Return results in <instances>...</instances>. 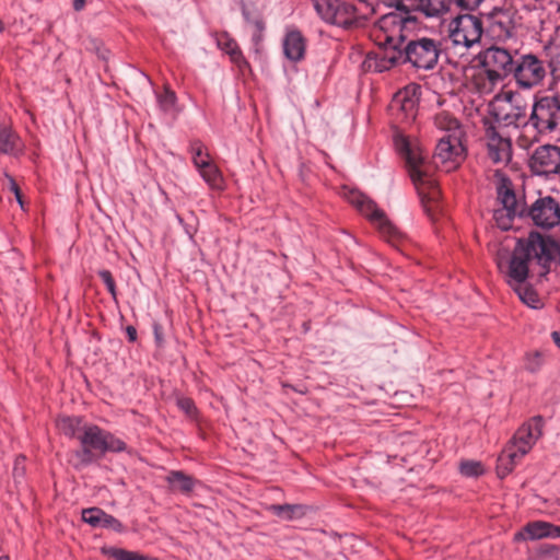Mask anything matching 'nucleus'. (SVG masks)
<instances>
[{
  "mask_svg": "<svg viewBox=\"0 0 560 560\" xmlns=\"http://www.w3.org/2000/svg\"><path fill=\"white\" fill-rule=\"evenodd\" d=\"M540 557L544 560H558L559 551L555 546H542L540 548Z\"/></svg>",
  "mask_w": 560,
  "mask_h": 560,
  "instance_id": "43",
  "label": "nucleus"
},
{
  "mask_svg": "<svg viewBox=\"0 0 560 560\" xmlns=\"http://www.w3.org/2000/svg\"><path fill=\"white\" fill-rule=\"evenodd\" d=\"M217 42L218 46L230 56L231 61L241 70L249 67L234 38L230 37L228 34H221Z\"/></svg>",
  "mask_w": 560,
  "mask_h": 560,
  "instance_id": "23",
  "label": "nucleus"
},
{
  "mask_svg": "<svg viewBox=\"0 0 560 560\" xmlns=\"http://www.w3.org/2000/svg\"><path fill=\"white\" fill-rule=\"evenodd\" d=\"M129 341L133 342L137 339V330L133 326H128L126 329Z\"/></svg>",
  "mask_w": 560,
  "mask_h": 560,
  "instance_id": "49",
  "label": "nucleus"
},
{
  "mask_svg": "<svg viewBox=\"0 0 560 560\" xmlns=\"http://www.w3.org/2000/svg\"><path fill=\"white\" fill-rule=\"evenodd\" d=\"M57 428L69 438H77L82 432L81 419L75 417H60L57 419Z\"/></svg>",
  "mask_w": 560,
  "mask_h": 560,
  "instance_id": "29",
  "label": "nucleus"
},
{
  "mask_svg": "<svg viewBox=\"0 0 560 560\" xmlns=\"http://www.w3.org/2000/svg\"><path fill=\"white\" fill-rule=\"evenodd\" d=\"M485 141L488 158L495 165L505 166L512 160V143L509 138L500 136L492 125L487 126Z\"/></svg>",
  "mask_w": 560,
  "mask_h": 560,
  "instance_id": "15",
  "label": "nucleus"
},
{
  "mask_svg": "<svg viewBox=\"0 0 560 560\" xmlns=\"http://www.w3.org/2000/svg\"><path fill=\"white\" fill-rule=\"evenodd\" d=\"M191 154H192V162H194L195 166L197 167V170L199 167H205L206 164L212 162L208 152H206L203 150L202 143L199 141H196L191 144Z\"/></svg>",
  "mask_w": 560,
  "mask_h": 560,
  "instance_id": "33",
  "label": "nucleus"
},
{
  "mask_svg": "<svg viewBox=\"0 0 560 560\" xmlns=\"http://www.w3.org/2000/svg\"><path fill=\"white\" fill-rule=\"evenodd\" d=\"M483 72L477 77V84L483 91H491L492 88L502 81L508 74L512 73L515 61L511 52L498 46L486 49L481 55Z\"/></svg>",
  "mask_w": 560,
  "mask_h": 560,
  "instance_id": "5",
  "label": "nucleus"
},
{
  "mask_svg": "<svg viewBox=\"0 0 560 560\" xmlns=\"http://www.w3.org/2000/svg\"><path fill=\"white\" fill-rule=\"evenodd\" d=\"M459 471L465 477H479L485 472V468L481 462L462 460Z\"/></svg>",
  "mask_w": 560,
  "mask_h": 560,
  "instance_id": "34",
  "label": "nucleus"
},
{
  "mask_svg": "<svg viewBox=\"0 0 560 560\" xmlns=\"http://www.w3.org/2000/svg\"><path fill=\"white\" fill-rule=\"evenodd\" d=\"M105 512L98 508L85 509L82 511V520L93 527H101Z\"/></svg>",
  "mask_w": 560,
  "mask_h": 560,
  "instance_id": "37",
  "label": "nucleus"
},
{
  "mask_svg": "<svg viewBox=\"0 0 560 560\" xmlns=\"http://www.w3.org/2000/svg\"><path fill=\"white\" fill-rule=\"evenodd\" d=\"M317 14L326 22L351 27L357 22V9L353 4L342 0H313Z\"/></svg>",
  "mask_w": 560,
  "mask_h": 560,
  "instance_id": "10",
  "label": "nucleus"
},
{
  "mask_svg": "<svg viewBox=\"0 0 560 560\" xmlns=\"http://www.w3.org/2000/svg\"><path fill=\"white\" fill-rule=\"evenodd\" d=\"M513 21L508 11H495L490 18L489 30L491 34L500 39H505L513 34Z\"/></svg>",
  "mask_w": 560,
  "mask_h": 560,
  "instance_id": "21",
  "label": "nucleus"
},
{
  "mask_svg": "<svg viewBox=\"0 0 560 560\" xmlns=\"http://www.w3.org/2000/svg\"><path fill=\"white\" fill-rule=\"evenodd\" d=\"M101 527L113 528L117 532L122 529L121 523L118 520H116L115 517H113L112 515H108L106 513L104 515Z\"/></svg>",
  "mask_w": 560,
  "mask_h": 560,
  "instance_id": "45",
  "label": "nucleus"
},
{
  "mask_svg": "<svg viewBox=\"0 0 560 560\" xmlns=\"http://www.w3.org/2000/svg\"><path fill=\"white\" fill-rule=\"evenodd\" d=\"M416 25V16H402L397 13L384 14L377 22L380 31L386 33V43L399 46V57L404 63H410L419 70H432L439 62L441 43L425 36L410 37V32Z\"/></svg>",
  "mask_w": 560,
  "mask_h": 560,
  "instance_id": "2",
  "label": "nucleus"
},
{
  "mask_svg": "<svg viewBox=\"0 0 560 560\" xmlns=\"http://www.w3.org/2000/svg\"><path fill=\"white\" fill-rule=\"evenodd\" d=\"M540 133L542 132L534 126L527 125L522 127V131L516 138V145L523 150H527L538 140Z\"/></svg>",
  "mask_w": 560,
  "mask_h": 560,
  "instance_id": "30",
  "label": "nucleus"
},
{
  "mask_svg": "<svg viewBox=\"0 0 560 560\" xmlns=\"http://www.w3.org/2000/svg\"><path fill=\"white\" fill-rule=\"evenodd\" d=\"M498 200L501 207L493 212L495 224L501 230H509L513 226L515 218H525L526 205L517 199L508 180H503L498 188Z\"/></svg>",
  "mask_w": 560,
  "mask_h": 560,
  "instance_id": "7",
  "label": "nucleus"
},
{
  "mask_svg": "<svg viewBox=\"0 0 560 560\" xmlns=\"http://www.w3.org/2000/svg\"><path fill=\"white\" fill-rule=\"evenodd\" d=\"M434 125L441 131H445L447 133L446 136H464L459 121L447 112L436 114L434 117Z\"/></svg>",
  "mask_w": 560,
  "mask_h": 560,
  "instance_id": "26",
  "label": "nucleus"
},
{
  "mask_svg": "<svg viewBox=\"0 0 560 560\" xmlns=\"http://www.w3.org/2000/svg\"><path fill=\"white\" fill-rule=\"evenodd\" d=\"M525 218L541 229H551L560 223V203L551 196L536 199L529 207L526 206Z\"/></svg>",
  "mask_w": 560,
  "mask_h": 560,
  "instance_id": "13",
  "label": "nucleus"
},
{
  "mask_svg": "<svg viewBox=\"0 0 560 560\" xmlns=\"http://www.w3.org/2000/svg\"><path fill=\"white\" fill-rule=\"evenodd\" d=\"M198 171L201 177L211 188L222 189L223 177L221 175V172L213 162L206 164L205 167H199Z\"/></svg>",
  "mask_w": 560,
  "mask_h": 560,
  "instance_id": "28",
  "label": "nucleus"
},
{
  "mask_svg": "<svg viewBox=\"0 0 560 560\" xmlns=\"http://www.w3.org/2000/svg\"><path fill=\"white\" fill-rule=\"evenodd\" d=\"M269 509L275 515L285 520H292L296 515H301L303 513L301 505L273 504Z\"/></svg>",
  "mask_w": 560,
  "mask_h": 560,
  "instance_id": "31",
  "label": "nucleus"
},
{
  "mask_svg": "<svg viewBox=\"0 0 560 560\" xmlns=\"http://www.w3.org/2000/svg\"><path fill=\"white\" fill-rule=\"evenodd\" d=\"M516 83L522 89H533L538 86L546 77L547 70L544 62L534 55L522 56L515 62L512 71Z\"/></svg>",
  "mask_w": 560,
  "mask_h": 560,
  "instance_id": "12",
  "label": "nucleus"
},
{
  "mask_svg": "<svg viewBox=\"0 0 560 560\" xmlns=\"http://www.w3.org/2000/svg\"><path fill=\"white\" fill-rule=\"evenodd\" d=\"M10 184H11V190L14 192L16 200L20 202V205H22V195H21L20 188L18 187L16 183L12 178H10Z\"/></svg>",
  "mask_w": 560,
  "mask_h": 560,
  "instance_id": "48",
  "label": "nucleus"
},
{
  "mask_svg": "<svg viewBox=\"0 0 560 560\" xmlns=\"http://www.w3.org/2000/svg\"><path fill=\"white\" fill-rule=\"evenodd\" d=\"M84 4H85V0H73V8L75 11L82 10Z\"/></svg>",
  "mask_w": 560,
  "mask_h": 560,
  "instance_id": "50",
  "label": "nucleus"
},
{
  "mask_svg": "<svg viewBox=\"0 0 560 560\" xmlns=\"http://www.w3.org/2000/svg\"><path fill=\"white\" fill-rule=\"evenodd\" d=\"M106 553L115 560H147L142 555L120 548H110Z\"/></svg>",
  "mask_w": 560,
  "mask_h": 560,
  "instance_id": "38",
  "label": "nucleus"
},
{
  "mask_svg": "<svg viewBox=\"0 0 560 560\" xmlns=\"http://www.w3.org/2000/svg\"><path fill=\"white\" fill-rule=\"evenodd\" d=\"M24 144L21 138L5 124H0V153L19 155L23 152Z\"/></svg>",
  "mask_w": 560,
  "mask_h": 560,
  "instance_id": "22",
  "label": "nucleus"
},
{
  "mask_svg": "<svg viewBox=\"0 0 560 560\" xmlns=\"http://www.w3.org/2000/svg\"><path fill=\"white\" fill-rule=\"evenodd\" d=\"M0 560H9L8 557H0Z\"/></svg>",
  "mask_w": 560,
  "mask_h": 560,
  "instance_id": "53",
  "label": "nucleus"
},
{
  "mask_svg": "<svg viewBox=\"0 0 560 560\" xmlns=\"http://www.w3.org/2000/svg\"><path fill=\"white\" fill-rule=\"evenodd\" d=\"M551 338H552L553 342L560 348V332L553 331L551 334Z\"/></svg>",
  "mask_w": 560,
  "mask_h": 560,
  "instance_id": "51",
  "label": "nucleus"
},
{
  "mask_svg": "<svg viewBox=\"0 0 560 560\" xmlns=\"http://www.w3.org/2000/svg\"><path fill=\"white\" fill-rule=\"evenodd\" d=\"M560 122V95L545 96L532 106L529 125L545 132L553 131Z\"/></svg>",
  "mask_w": 560,
  "mask_h": 560,
  "instance_id": "9",
  "label": "nucleus"
},
{
  "mask_svg": "<svg viewBox=\"0 0 560 560\" xmlns=\"http://www.w3.org/2000/svg\"><path fill=\"white\" fill-rule=\"evenodd\" d=\"M306 40L298 30H290L283 38V52L290 61L298 62L304 58Z\"/></svg>",
  "mask_w": 560,
  "mask_h": 560,
  "instance_id": "18",
  "label": "nucleus"
},
{
  "mask_svg": "<svg viewBox=\"0 0 560 560\" xmlns=\"http://www.w3.org/2000/svg\"><path fill=\"white\" fill-rule=\"evenodd\" d=\"M98 276L102 279V281L104 282V284L106 285L108 292L115 299L116 298V284H115V280H114L110 271L109 270H101L98 272Z\"/></svg>",
  "mask_w": 560,
  "mask_h": 560,
  "instance_id": "42",
  "label": "nucleus"
},
{
  "mask_svg": "<svg viewBox=\"0 0 560 560\" xmlns=\"http://www.w3.org/2000/svg\"><path fill=\"white\" fill-rule=\"evenodd\" d=\"M396 102L400 103L401 110L410 114L412 117L415 115V108L417 100L415 97L408 96V92L399 93L396 97Z\"/></svg>",
  "mask_w": 560,
  "mask_h": 560,
  "instance_id": "40",
  "label": "nucleus"
},
{
  "mask_svg": "<svg viewBox=\"0 0 560 560\" xmlns=\"http://www.w3.org/2000/svg\"><path fill=\"white\" fill-rule=\"evenodd\" d=\"M348 201L353 205L377 229L381 236L389 244L396 246L401 240L400 232L387 219L385 212L369 197L358 190H350Z\"/></svg>",
  "mask_w": 560,
  "mask_h": 560,
  "instance_id": "6",
  "label": "nucleus"
},
{
  "mask_svg": "<svg viewBox=\"0 0 560 560\" xmlns=\"http://www.w3.org/2000/svg\"><path fill=\"white\" fill-rule=\"evenodd\" d=\"M380 4L395 8L399 11L396 13L401 14L402 16L411 15L410 12L416 5L415 0H380Z\"/></svg>",
  "mask_w": 560,
  "mask_h": 560,
  "instance_id": "36",
  "label": "nucleus"
},
{
  "mask_svg": "<svg viewBox=\"0 0 560 560\" xmlns=\"http://www.w3.org/2000/svg\"><path fill=\"white\" fill-rule=\"evenodd\" d=\"M522 458L523 456H520V454L511 446L504 450L498 458L497 469L499 476L503 478L509 475Z\"/></svg>",
  "mask_w": 560,
  "mask_h": 560,
  "instance_id": "27",
  "label": "nucleus"
},
{
  "mask_svg": "<svg viewBox=\"0 0 560 560\" xmlns=\"http://www.w3.org/2000/svg\"><path fill=\"white\" fill-rule=\"evenodd\" d=\"M155 335H156V339L160 340L161 335H159L158 331H155Z\"/></svg>",
  "mask_w": 560,
  "mask_h": 560,
  "instance_id": "52",
  "label": "nucleus"
},
{
  "mask_svg": "<svg viewBox=\"0 0 560 560\" xmlns=\"http://www.w3.org/2000/svg\"><path fill=\"white\" fill-rule=\"evenodd\" d=\"M529 166L536 175L560 173V148L551 144L537 148L529 160Z\"/></svg>",
  "mask_w": 560,
  "mask_h": 560,
  "instance_id": "14",
  "label": "nucleus"
},
{
  "mask_svg": "<svg viewBox=\"0 0 560 560\" xmlns=\"http://www.w3.org/2000/svg\"><path fill=\"white\" fill-rule=\"evenodd\" d=\"M454 0H418V9L429 18H438L451 11Z\"/></svg>",
  "mask_w": 560,
  "mask_h": 560,
  "instance_id": "24",
  "label": "nucleus"
},
{
  "mask_svg": "<svg viewBox=\"0 0 560 560\" xmlns=\"http://www.w3.org/2000/svg\"><path fill=\"white\" fill-rule=\"evenodd\" d=\"M541 362V355L538 352L529 354L527 357L526 369L530 372H535L540 368Z\"/></svg>",
  "mask_w": 560,
  "mask_h": 560,
  "instance_id": "44",
  "label": "nucleus"
},
{
  "mask_svg": "<svg viewBox=\"0 0 560 560\" xmlns=\"http://www.w3.org/2000/svg\"><path fill=\"white\" fill-rule=\"evenodd\" d=\"M384 45L386 47L378 52L375 58L374 68L377 72H383L393 67L404 65L402 58L399 57V55H401L399 46L386 43V33H384Z\"/></svg>",
  "mask_w": 560,
  "mask_h": 560,
  "instance_id": "19",
  "label": "nucleus"
},
{
  "mask_svg": "<svg viewBox=\"0 0 560 560\" xmlns=\"http://www.w3.org/2000/svg\"><path fill=\"white\" fill-rule=\"evenodd\" d=\"M541 433L542 420L540 417H534L516 431L510 446L515 450L520 456L524 457L541 436Z\"/></svg>",
  "mask_w": 560,
  "mask_h": 560,
  "instance_id": "16",
  "label": "nucleus"
},
{
  "mask_svg": "<svg viewBox=\"0 0 560 560\" xmlns=\"http://www.w3.org/2000/svg\"><path fill=\"white\" fill-rule=\"evenodd\" d=\"M177 406L188 417L194 418L196 416L197 409L192 399L188 397H179L177 399Z\"/></svg>",
  "mask_w": 560,
  "mask_h": 560,
  "instance_id": "41",
  "label": "nucleus"
},
{
  "mask_svg": "<svg viewBox=\"0 0 560 560\" xmlns=\"http://www.w3.org/2000/svg\"><path fill=\"white\" fill-rule=\"evenodd\" d=\"M363 3L371 10V12H375L376 8L380 5V0H358Z\"/></svg>",
  "mask_w": 560,
  "mask_h": 560,
  "instance_id": "47",
  "label": "nucleus"
},
{
  "mask_svg": "<svg viewBox=\"0 0 560 560\" xmlns=\"http://www.w3.org/2000/svg\"><path fill=\"white\" fill-rule=\"evenodd\" d=\"M156 100L163 112L171 113L175 106L176 95L172 90L165 88L162 93H156Z\"/></svg>",
  "mask_w": 560,
  "mask_h": 560,
  "instance_id": "35",
  "label": "nucleus"
},
{
  "mask_svg": "<svg viewBox=\"0 0 560 560\" xmlns=\"http://www.w3.org/2000/svg\"><path fill=\"white\" fill-rule=\"evenodd\" d=\"M396 147L405 160L409 176L418 191L422 207L431 220H435L440 211L441 191L433 168L422 149L407 138L398 137Z\"/></svg>",
  "mask_w": 560,
  "mask_h": 560,
  "instance_id": "3",
  "label": "nucleus"
},
{
  "mask_svg": "<svg viewBox=\"0 0 560 560\" xmlns=\"http://www.w3.org/2000/svg\"><path fill=\"white\" fill-rule=\"evenodd\" d=\"M242 13L245 21L250 25L252 28L254 26L255 14L261 16L260 11L253 0H242Z\"/></svg>",
  "mask_w": 560,
  "mask_h": 560,
  "instance_id": "39",
  "label": "nucleus"
},
{
  "mask_svg": "<svg viewBox=\"0 0 560 560\" xmlns=\"http://www.w3.org/2000/svg\"><path fill=\"white\" fill-rule=\"evenodd\" d=\"M455 4L459 7L462 10L474 11L476 10L485 0H454Z\"/></svg>",
  "mask_w": 560,
  "mask_h": 560,
  "instance_id": "46",
  "label": "nucleus"
},
{
  "mask_svg": "<svg viewBox=\"0 0 560 560\" xmlns=\"http://www.w3.org/2000/svg\"><path fill=\"white\" fill-rule=\"evenodd\" d=\"M265 28H266V25L262 20V16H258L257 14H255L254 26L252 28V43H253L254 49L257 54L260 50V44L262 42Z\"/></svg>",
  "mask_w": 560,
  "mask_h": 560,
  "instance_id": "32",
  "label": "nucleus"
},
{
  "mask_svg": "<svg viewBox=\"0 0 560 560\" xmlns=\"http://www.w3.org/2000/svg\"><path fill=\"white\" fill-rule=\"evenodd\" d=\"M483 23L472 14H460L453 19L448 26V37L455 46L470 48L480 43Z\"/></svg>",
  "mask_w": 560,
  "mask_h": 560,
  "instance_id": "8",
  "label": "nucleus"
},
{
  "mask_svg": "<svg viewBox=\"0 0 560 560\" xmlns=\"http://www.w3.org/2000/svg\"><path fill=\"white\" fill-rule=\"evenodd\" d=\"M463 137L443 136L439 139L433 154L435 167L451 172L459 166L465 156Z\"/></svg>",
  "mask_w": 560,
  "mask_h": 560,
  "instance_id": "11",
  "label": "nucleus"
},
{
  "mask_svg": "<svg viewBox=\"0 0 560 560\" xmlns=\"http://www.w3.org/2000/svg\"><path fill=\"white\" fill-rule=\"evenodd\" d=\"M500 119L506 126H515L516 128L529 125L526 104L513 96H509L508 108L504 110Z\"/></svg>",
  "mask_w": 560,
  "mask_h": 560,
  "instance_id": "17",
  "label": "nucleus"
},
{
  "mask_svg": "<svg viewBox=\"0 0 560 560\" xmlns=\"http://www.w3.org/2000/svg\"><path fill=\"white\" fill-rule=\"evenodd\" d=\"M559 537L560 527L546 522H533L527 524L522 532L515 534V539H539L542 537Z\"/></svg>",
  "mask_w": 560,
  "mask_h": 560,
  "instance_id": "20",
  "label": "nucleus"
},
{
  "mask_svg": "<svg viewBox=\"0 0 560 560\" xmlns=\"http://www.w3.org/2000/svg\"><path fill=\"white\" fill-rule=\"evenodd\" d=\"M78 440L81 450L75 452V457L80 465H90L107 452L116 453L127 448L122 440L94 424H83V430L78 435Z\"/></svg>",
  "mask_w": 560,
  "mask_h": 560,
  "instance_id": "4",
  "label": "nucleus"
},
{
  "mask_svg": "<svg viewBox=\"0 0 560 560\" xmlns=\"http://www.w3.org/2000/svg\"><path fill=\"white\" fill-rule=\"evenodd\" d=\"M552 256V245L541 237V234L532 232L527 240H520L511 255L506 252L499 253L497 257L498 268L509 279L520 299L532 307H537L539 302L537 293L526 285L525 281L532 273L544 276L548 272Z\"/></svg>",
  "mask_w": 560,
  "mask_h": 560,
  "instance_id": "1",
  "label": "nucleus"
},
{
  "mask_svg": "<svg viewBox=\"0 0 560 560\" xmlns=\"http://www.w3.org/2000/svg\"><path fill=\"white\" fill-rule=\"evenodd\" d=\"M166 481L172 491L189 494L196 485V480L180 470H173L166 476Z\"/></svg>",
  "mask_w": 560,
  "mask_h": 560,
  "instance_id": "25",
  "label": "nucleus"
}]
</instances>
